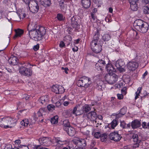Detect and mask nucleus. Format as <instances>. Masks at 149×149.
Listing matches in <instances>:
<instances>
[{"label": "nucleus", "mask_w": 149, "mask_h": 149, "mask_svg": "<svg viewBox=\"0 0 149 149\" xmlns=\"http://www.w3.org/2000/svg\"><path fill=\"white\" fill-rule=\"evenodd\" d=\"M70 136H72L75 134V130L74 128L70 126L67 128V129L64 130Z\"/></svg>", "instance_id": "nucleus-21"}, {"label": "nucleus", "mask_w": 149, "mask_h": 149, "mask_svg": "<svg viewBox=\"0 0 149 149\" xmlns=\"http://www.w3.org/2000/svg\"><path fill=\"white\" fill-rule=\"evenodd\" d=\"M110 38L111 37L110 35L107 33L104 34L102 36V39L104 41H108Z\"/></svg>", "instance_id": "nucleus-41"}, {"label": "nucleus", "mask_w": 149, "mask_h": 149, "mask_svg": "<svg viewBox=\"0 0 149 149\" xmlns=\"http://www.w3.org/2000/svg\"><path fill=\"white\" fill-rule=\"evenodd\" d=\"M122 138L121 135L119 134L118 132L111 133L109 135V138L115 142L119 141Z\"/></svg>", "instance_id": "nucleus-8"}, {"label": "nucleus", "mask_w": 149, "mask_h": 149, "mask_svg": "<svg viewBox=\"0 0 149 149\" xmlns=\"http://www.w3.org/2000/svg\"><path fill=\"white\" fill-rule=\"evenodd\" d=\"M105 68L106 69L107 71L110 73L116 71V69L111 64L106 65V67Z\"/></svg>", "instance_id": "nucleus-22"}, {"label": "nucleus", "mask_w": 149, "mask_h": 149, "mask_svg": "<svg viewBox=\"0 0 149 149\" xmlns=\"http://www.w3.org/2000/svg\"><path fill=\"white\" fill-rule=\"evenodd\" d=\"M141 122L137 119L134 120L131 123V126L133 129L139 127L141 126Z\"/></svg>", "instance_id": "nucleus-18"}, {"label": "nucleus", "mask_w": 149, "mask_h": 149, "mask_svg": "<svg viewBox=\"0 0 149 149\" xmlns=\"http://www.w3.org/2000/svg\"><path fill=\"white\" fill-rule=\"evenodd\" d=\"M81 3L84 8H88L91 5V0H81Z\"/></svg>", "instance_id": "nucleus-19"}, {"label": "nucleus", "mask_w": 149, "mask_h": 149, "mask_svg": "<svg viewBox=\"0 0 149 149\" xmlns=\"http://www.w3.org/2000/svg\"><path fill=\"white\" fill-rule=\"evenodd\" d=\"M101 134L102 132H97L93 133V135L95 138L98 139L100 137Z\"/></svg>", "instance_id": "nucleus-42"}, {"label": "nucleus", "mask_w": 149, "mask_h": 149, "mask_svg": "<svg viewBox=\"0 0 149 149\" xmlns=\"http://www.w3.org/2000/svg\"><path fill=\"white\" fill-rule=\"evenodd\" d=\"M39 141L41 145L45 146H49L51 142L50 139L47 137H43L40 138Z\"/></svg>", "instance_id": "nucleus-13"}, {"label": "nucleus", "mask_w": 149, "mask_h": 149, "mask_svg": "<svg viewBox=\"0 0 149 149\" xmlns=\"http://www.w3.org/2000/svg\"><path fill=\"white\" fill-rule=\"evenodd\" d=\"M72 142L79 147L84 148L86 146V142L85 139L78 137H75L72 140Z\"/></svg>", "instance_id": "nucleus-7"}, {"label": "nucleus", "mask_w": 149, "mask_h": 149, "mask_svg": "<svg viewBox=\"0 0 149 149\" xmlns=\"http://www.w3.org/2000/svg\"><path fill=\"white\" fill-rule=\"evenodd\" d=\"M26 68L24 66L20 67L19 69V72L24 76H25Z\"/></svg>", "instance_id": "nucleus-34"}, {"label": "nucleus", "mask_w": 149, "mask_h": 149, "mask_svg": "<svg viewBox=\"0 0 149 149\" xmlns=\"http://www.w3.org/2000/svg\"><path fill=\"white\" fill-rule=\"evenodd\" d=\"M107 137V135L105 133L102 132L101 135L100 137L101 140L102 142H105L106 141Z\"/></svg>", "instance_id": "nucleus-38"}, {"label": "nucleus", "mask_w": 149, "mask_h": 149, "mask_svg": "<svg viewBox=\"0 0 149 149\" xmlns=\"http://www.w3.org/2000/svg\"><path fill=\"white\" fill-rule=\"evenodd\" d=\"M83 111V117L84 116L86 115L85 114L91 110V108L88 104H85L83 106H82Z\"/></svg>", "instance_id": "nucleus-23"}, {"label": "nucleus", "mask_w": 149, "mask_h": 149, "mask_svg": "<svg viewBox=\"0 0 149 149\" xmlns=\"http://www.w3.org/2000/svg\"><path fill=\"white\" fill-rule=\"evenodd\" d=\"M99 65V64L96 63L95 65V68L97 70L101 71L103 70V68H101L100 66Z\"/></svg>", "instance_id": "nucleus-49"}, {"label": "nucleus", "mask_w": 149, "mask_h": 149, "mask_svg": "<svg viewBox=\"0 0 149 149\" xmlns=\"http://www.w3.org/2000/svg\"><path fill=\"white\" fill-rule=\"evenodd\" d=\"M130 137L134 142H140L141 140V138L140 135L137 134H132Z\"/></svg>", "instance_id": "nucleus-15"}, {"label": "nucleus", "mask_w": 149, "mask_h": 149, "mask_svg": "<svg viewBox=\"0 0 149 149\" xmlns=\"http://www.w3.org/2000/svg\"><path fill=\"white\" fill-rule=\"evenodd\" d=\"M29 7L30 11L33 13H37L39 9L38 1L35 0H31Z\"/></svg>", "instance_id": "nucleus-6"}, {"label": "nucleus", "mask_w": 149, "mask_h": 149, "mask_svg": "<svg viewBox=\"0 0 149 149\" xmlns=\"http://www.w3.org/2000/svg\"><path fill=\"white\" fill-rule=\"evenodd\" d=\"M135 143L133 145V148H138L139 146V143L140 142H135Z\"/></svg>", "instance_id": "nucleus-54"}, {"label": "nucleus", "mask_w": 149, "mask_h": 149, "mask_svg": "<svg viewBox=\"0 0 149 149\" xmlns=\"http://www.w3.org/2000/svg\"><path fill=\"white\" fill-rule=\"evenodd\" d=\"M125 45L127 46H130L131 45V42H130L126 40L125 42Z\"/></svg>", "instance_id": "nucleus-62"}, {"label": "nucleus", "mask_w": 149, "mask_h": 149, "mask_svg": "<svg viewBox=\"0 0 149 149\" xmlns=\"http://www.w3.org/2000/svg\"><path fill=\"white\" fill-rule=\"evenodd\" d=\"M87 118L88 120L91 121L95 122V123L97 122V120H96L97 115L96 112L94 111H92L88 114H86Z\"/></svg>", "instance_id": "nucleus-10"}, {"label": "nucleus", "mask_w": 149, "mask_h": 149, "mask_svg": "<svg viewBox=\"0 0 149 149\" xmlns=\"http://www.w3.org/2000/svg\"><path fill=\"white\" fill-rule=\"evenodd\" d=\"M103 84V82L101 80L97 81L96 83V88L99 90H102V85Z\"/></svg>", "instance_id": "nucleus-29"}, {"label": "nucleus", "mask_w": 149, "mask_h": 149, "mask_svg": "<svg viewBox=\"0 0 149 149\" xmlns=\"http://www.w3.org/2000/svg\"><path fill=\"white\" fill-rule=\"evenodd\" d=\"M47 108L50 111H52L55 110V106L53 104H49L47 105Z\"/></svg>", "instance_id": "nucleus-43"}, {"label": "nucleus", "mask_w": 149, "mask_h": 149, "mask_svg": "<svg viewBox=\"0 0 149 149\" xmlns=\"http://www.w3.org/2000/svg\"><path fill=\"white\" fill-rule=\"evenodd\" d=\"M33 73V71L31 68H26V70L25 76L29 77L32 75Z\"/></svg>", "instance_id": "nucleus-35"}, {"label": "nucleus", "mask_w": 149, "mask_h": 149, "mask_svg": "<svg viewBox=\"0 0 149 149\" xmlns=\"http://www.w3.org/2000/svg\"><path fill=\"white\" fill-rule=\"evenodd\" d=\"M123 115L120 112L118 114H116V119H118V118H120L123 116Z\"/></svg>", "instance_id": "nucleus-55"}, {"label": "nucleus", "mask_w": 149, "mask_h": 149, "mask_svg": "<svg viewBox=\"0 0 149 149\" xmlns=\"http://www.w3.org/2000/svg\"><path fill=\"white\" fill-rule=\"evenodd\" d=\"M65 45L64 43L62 41H61L60 42L59 44V47L61 48H63L65 47Z\"/></svg>", "instance_id": "nucleus-58"}, {"label": "nucleus", "mask_w": 149, "mask_h": 149, "mask_svg": "<svg viewBox=\"0 0 149 149\" xmlns=\"http://www.w3.org/2000/svg\"><path fill=\"white\" fill-rule=\"evenodd\" d=\"M116 68L120 72H123L125 71V69L122 67H119V68Z\"/></svg>", "instance_id": "nucleus-52"}, {"label": "nucleus", "mask_w": 149, "mask_h": 149, "mask_svg": "<svg viewBox=\"0 0 149 149\" xmlns=\"http://www.w3.org/2000/svg\"><path fill=\"white\" fill-rule=\"evenodd\" d=\"M97 63L99 64V65L101 67L103 68H104L106 66V64L105 61L102 59L99 60Z\"/></svg>", "instance_id": "nucleus-37"}, {"label": "nucleus", "mask_w": 149, "mask_h": 149, "mask_svg": "<svg viewBox=\"0 0 149 149\" xmlns=\"http://www.w3.org/2000/svg\"><path fill=\"white\" fill-rule=\"evenodd\" d=\"M15 34L14 37V38L20 37L23 33L24 31L22 30L18 29L15 30Z\"/></svg>", "instance_id": "nucleus-25"}, {"label": "nucleus", "mask_w": 149, "mask_h": 149, "mask_svg": "<svg viewBox=\"0 0 149 149\" xmlns=\"http://www.w3.org/2000/svg\"><path fill=\"white\" fill-rule=\"evenodd\" d=\"M56 17L59 20L61 21L63 19V16L61 14H58Z\"/></svg>", "instance_id": "nucleus-51"}, {"label": "nucleus", "mask_w": 149, "mask_h": 149, "mask_svg": "<svg viewBox=\"0 0 149 149\" xmlns=\"http://www.w3.org/2000/svg\"><path fill=\"white\" fill-rule=\"evenodd\" d=\"M72 39L71 37L69 35H67L64 37V41L66 42L67 43V45H69Z\"/></svg>", "instance_id": "nucleus-33"}, {"label": "nucleus", "mask_w": 149, "mask_h": 149, "mask_svg": "<svg viewBox=\"0 0 149 149\" xmlns=\"http://www.w3.org/2000/svg\"><path fill=\"white\" fill-rule=\"evenodd\" d=\"M146 22H143V20L140 19L136 20L134 22V25L135 27V28L138 30L139 28H140Z\"/></svg>", "instance_id": "nucleus-17"}, {"label": "nucleus", "mask_w": 149, "mask_h": 149, "mask_svg": "<svg viewBox=\"0 0 149 149\" xmlns=\"http://www.w3.org/2000/svg\"><path fill=\"white\" fill-rule=\"evenodd\" d=\"M39 102L42 104L45 105L48 101V96H43L41 97L39 100Z\"/></svg>", "instance_id": "nucleus-20"}, {"label": "nucleus", "mask_w": 149, "mask_h": 149, "mask_svg": "<svg viewBox=\"0 0 149 149\" xmlns=\"http://www.w3.org/2000/svg\"><path fill=\"white\" fill-rule=\"evenodd\" d=\"M142 125L144 128H149V123H147L146 122H143L142 123Z\"/></svg>", "instance_id": "nucleus-45"}, {"label": "nucleus", "mask_w": 149, "mask_h": 149, "mask_svg": "<svg viewBox=\"0 0 149 149\" xmlns=\"http://www.w3.org/2000/svg\"><path fill=\"white\" fill-rule=\"evenodd\" d=\"M71 23L72 27L76 30L79 31L80 26L79 25L77 22L73 20V18H72L71 20Z\"/></svg>", "instance_id": "nucleus-24"}, {"label": "nucleus", "mask_w": 149, "mask_h": 149, "mask_svg": "<svg viewBox=\"0 0 149 149\" xmlns=\"http://www.w3.org/2000/svg\"><path fill=\"white\" fill-rule=\"evenodd\" d=\"M40 3L45 7L49 6L51 4L50 0H40Z\"/></svg>", "instance_id": "nucleus-26"}, {"label": "nucleus", "mask_w": 149, "mask_h": 149, "mask_svg": "<svg viewBox=\"0 0 149 149\" xmlns=\"http://www.w3.org/2000/svg\"><path fill=\"white\" fill-rule=\"evenodd\" d=\"M29 121L28 119H25L23 120L21 122V124L22 125L24 126H27L29 124Z\"/></svg>", "instance_id": "nucleus-39"}, {"label": "nucleus", "mask_w": 149, "mask_h": 149, "mask_svg": "<svg viewBox=\"0 0 149 149\" xmlns=\"http://www.w3.org/2000/svg\"><path fill=\"white\" fill-rule=\"evenodd\" d=\"M3 76L4 77H6V79L8 78V76L6 74V73L0 71V77Z\"/></svg>", "instance_id": "nucleus-46"}, {"label": "nucleus", "mask_w": 149, "mask_h": 149, "mask_svg": "<svg viewBox=\"0 0 149 149\" xmlns=\"http://www.w3.org/2000/svg\"><path fill=\"white\" fill-rule=\"evenodd\" d=\"M118 98L119 100H121L123 99V95L122 94H117Z\"/></svg>", "instance_id": "nucleus-59"}, {"label": "nucleus", "mask_w": 149, "mask_h": 149, "mask_svg": "<svg viewBox=\"0 0 149 149\" xmlns=\"http://www.w3.org/2000/svg\"><path fill=\"white\" fill-rule=\"evenodd\" d=\"M55 142L57 143L58 146L62 145L65 143V141L61 140L59 138H56L55 139Z\"/></svg>", "instance_id": "nucleus-32"}, {"label": "nucleus", "mask_w": 149, "mask_h": 149, "mask_svg": "<svg viewBox=\"0 0 149 149\" xmlns=\"http://www.w3.org/2000/svg\"><path fill=\"white\" fill-rule=\"evenodd\" d=\"M22 97L23 98L25 99V100H26L29 98V95H28L27 94H24L23 95Z\"/></svg>", "instance_id": "nucleus-57"}, {"label": "nucleus", "mask_w": 149, "mask_h": 149, "mask_svg": "<svg viewBox=\"0 0 149 149\" xmlns=\"http://www.w3.org/2000/svg\"><path fill=\"white\" fill-rule=\"evenodd\" d=\"M5 128H12L14 127L16 124V120L11 117L4 118Z\"/></svg>", "instance_id": "nucleus-5"}, {"label": "nucleus", "mask_w": 149, "mask_h": 149, "mask_svg": "<svg viewBox=\"0 0 149 149\" xmlns=\"http://www.w3.org/2000/svg\"><path fill=\"white\" fill-rule=\"evenodd\" d=\"M58 116H56L51 118V123L52 124H56L58 123Z\"/></svg>", "instance_id": "nucleus-36"}, {"label": "nucleus", "mask_w": 149, "mask_h": 149, "mask_svg": "<svg viewBox=\"0 0 149 149\" xmlns=\"http://www.w3.org/2000/svg\"><path fill=\"white\" fill-rule=\"evenodd\" d=\"M31 24H29L28 26V30L30 38L36 41L41 40L46 33L45 29L44 27L41 26L38 29H31Z\"/></svg>", "instance_id": "nucleus-1"}, {"label": "nucleus", "mask_w": 149, "mask_h": 149, "mask_svg": "<svg viewBox=\"0 0 149 149\" xmlns=\"http://www.w3.org/2000/svg\"><path fill=\"white\" fill-rule=\"evenodd\" d=\"M143 12L145 14H149V8L147 6H145L143 7Z\"/></svg>", "instance_id": "nucleus-47"}, {"label": "nucleus", "mask_w": 149, "mask_h": 149, "mask_svg": "<svg viewBox=\"0 0 149 149\" xmlns=\"http://www.w3.org/2000/svg\"><path fill=\"white\" fill-rule=\"evenodd\" d=\"M19 148H20L21 149H29L28 146L24 145H20L19 146Z\"/></svg>", "instance_id": "nucleus-53"}, {"label": "nucleus", "mask_w": 149, "mask_h": 149, "mask_svg": "<svg viewBox=\"0 0 149 149\" xmlns=\"http://www.w3.org/2000/svg\"><path fill=\"white\" fill-rule=\"evenodd\" d=\"M130 33L131 34V36L132 38L135 35L136 36L137 34V33L136 31L132 30L130 31Z\"/></svg>", "instance_id": "nucleus-50"}, {"label": "nucleus", "mask_w": 149, "mask_h": 149, "mask_svg": "<svg viewBox=\"0 0 149 149\" xmlns=\"http://www.w3.org/2000/svg\"><path fill=\"white\" fill-rule=\"evenodd\" d=\"M118 125L117 121L116 120H113L111 122L110 125H111V127L112 129H113Z\"/></svg>", "instance_id": "nucleus-40"}, {"label": "nucleus", "mask_w": 149, "mask_h": 149, "mask_svg": "<svg viewBox=\"0 0 149 149\" xmlns=\"http://www.w3.org/2000/svg\"><path fill=\"white\" fill-rule=\"evenodd\" d=\"M99 33L97 30L93 37V40L91 43L92 50L96 53L100 52L102 49V46L99 43Z\"/></svg>", "instance_id": "nucleus-2"}, {"label": "nucleus", "mask_w": 149, "mask_h": 149, "mask_svg": "<svg viewBox=\"0 0 149 149\" xmlns=\"http://www.w3.org/2000/svg\"><path fill=\"white\" fill-rule=\"evenodd\" d=\"M91 84L90 79L85 77L81 78L77 82V84L79 86L83 87L85 88L88 87Z\"/></svg>", "instance_id": "nucleus-3"}, {"label": "nucleus", "mask_w": 149, "mask_h": 149, "mask_svg": "<svg viewBox=\"0 0 149 149\" xmlns=\"http://www.w3.org/2000/svg\"><path fill=\"white\" fill-rule=\"evenodd\" d=\"M149 25L146 22L144 23V24L140 28H139L138 31L142 33L146 32L148 29Z\"/></svg>", "instance_id": "nucleus-16"}, {"label": "nucleus", "mask_w": 149, "mask_h": 149, "mask_svg": "<svg viewBox=\"0 0 149 149\" xmlns=\"http://www.w3.org/2000/svg\"><path fill=\"white\" fill-rule=\"evenodd\" d=\"M82 106L77 104L73 108L72 113L76 116L80 115L83 114V111L82 109Z\"/></svg>", "instance_id": "nucleus-9"}, {"label": "nucleus", "mask_w": 149, "mask_h": 149, "mask_svg": "<svg viewBox=\"0 0 149 149\" xmlns=\"http://www.w3.org/2000/svg\"><path fill=\"white\" fill-rule=\"evenodd\" d=\"M126 90V88L125 87H124L121 90V91L122 93L124 95H125L126 93L125 90Z\"/></svg>", "instance_id": "nucleus-63"}, {"label": "nucleus", "mask_w": 149, "mask_h": 149, "mask_svg": "<svg viewBox=\"0 0 149 149\" xmlns=\"http://www.w3.org/2000/svg\"><path fill=\"white\" fill-rule=\"evenodd\" d=\"M138 66V63L135 61L129 62L127 64V68L130 71L134 70Z\"/></svg>", "instance_id": "nucleus-12"}, {"label": "nucleus", "mask_w": 149, "mask_h": 149, "mask_svg": "<svg viewBox=\"0 0 149 149\" xmlns=\"http://www.w3.org/2000/svg\"><path fill=\"white\" fill-rule=\"evenodd\" d=\"M120 126L123 128H130V123L127 124L124 120L120 121Z\"/></svg>", "instance_id": "nucleus-31"}, {"label": "nucleus", "mask_w": 149, "mask_h": 149, "mask_svg": "<svg viewBox=\"0 0 149 149\" xmlns=\"http://www.w3.org/2000/svg\"><path fill=\"white\" fill-rule=\"evenodd\" d=\"M63 127L64 130H67V128L70 127V123L69 121V120L67 119L63 122Z\"/></svg>", "instance_id": "nucleus-28"}, {"label": "nucleus", "mask_w": 149, "mask_h": 149, "mask_svg": "<svg viewBox=\"0 0 149 149\" xmlns=\"http://www.w3.org/2000/svg\"><path fill=\"white\" fill-rule=\"evenodd\" d=\"M118 76L115 74L111 75L109 74H107L104 77L106 81L110 84L115 83L118 80Z\"/></svg>", "instance_id": "nucleus-4"}, {"label": "nucleus", "mask_w": 149, "mask_h": 149, "mask_svg": "<svg viewBox=\"0 0 149 149\" xmlns=\"http://www.w3.org/2000/svg\"><path fill=\"white\" fill-rule=\"evenodd\" d=\"M142 90V87H139L138 88L137 91L135 93L136 95L135 97V100H136L139 95V94L140 93Z\"/></svg>", "instance_id": "nucleus-44"}, {"label": "nucleus", "mask_w": 149, "mask_h": 149, "mask_svg": "<svg viewBox=\"0 0 149 149\" xmlns=\"http://www.w3.org/2000/svg\"><path fill=\"white\" fill-rule=\"evenodd\" d=\"M130 3V7L131 10L133 11H136L137 10L138 7L136 3L134 2H129Z\"/></svg>", "instance_id": "nucleus-30"}, {"label": "nucleus", "mask_w": 149, "mask_h": 149, "mask_svg": "<svg viewBox=\"0 0 149 149\" xmlns=\"http://www.w3.org/2000/svg\"><path fill=\"white\" fill-rule=\"evenodd\" d=\"M125 63L121 60H117L115 63V65L116 68H119V67H123Z\"/></svg>", "instance_id": "nucleus-27"}, {"label": "nucleus", "mask_w": 149, "mask_h": 149, "mask_svg": "<svg viewBox=\"0 0 149 149\" xmlns=\"http://www.w3.org/2000/svg\"><path fill=\"white\" fill-rule=\"evenodd\" d=\"M64 88L61 86L56 85L52 88V91L56 94H61L64 92Z\"/></svg>", "instance_id": "nucleus-11"}, {"label": "nucleus", "mask_w": 149, "mask_h": 149, "mask_svg": "<svg viewBox=\"0 0 149 149\" xmlns=\"http://www.w3.org/2000/svg\"><path fill=\"white\" fill-rule=\"evenodd\" d=\"M126 111L125 109L122 108L120 110V112L123 115H124L126 113Z\"/></svg>", "instance_id": "nucleus-61"}, {"label": "nucleus", "mask_w": 149, "mask_h": 149, "mask_svg": "<svg viewBox=\"0 0 149 149\" xmlns=\"http://www.w3.org/2000/svg\"><path fill=\"white\" fill-rule=\"evenodd\" d=\"M39 47V45L37 44L36 45L34 46L33 49L34 51H36L38 50Z\"/></svg>", "instance_id": "nucleus-56"}, {"label": "nucleus", "mask_w": 149, "mask_h": 149, "mask_svg": "<svg viewBox=\"0 0 149 149\" xmlns=\"http://www.w3.org/2000/svg\"><path fill=\"white\" fill-rule=\"evenodd\" d=\"M8 62L11 65H16L18 64L19 60L16 56L12 55L8 59Z\"/></svg>", "instance_id": "nucleus-14"}, {"label": "nucleus", "mask_w": 149, "mask_h": 149, "mask_svg": "<svg viewBox=\"0 0 149 149\" xmlns=\"http://www.w3.org/2000/svg\"><path fill=\"white\" fill-rule=\"evenodd\" d=\"M42 147L40 145H38L34 147V149H41Z\"/></svg>", "instance_id": "nucleus-64"}, {"label": "nucleus", "mask_w": 149, "mask_h": 149, "mask_svg": "<svg viewBox=\"0 0 149 149\" xmlns=\"http://www.w3.org/2000/svg\"><path fill=\"white\" fill-rule=\"evenodd\" d=\"M4 118L0 119V126L5 128Z\"/></svg>", "instance_id": "nucleus-48"}, {"label": "nucleus", "mask_w": 149, "mask_h": 149, "mask_svg": "<svg viewBox=\"0 0 149 149\" xmlns=\"http://www.w3.org/2000/svg\"><path fill=\"white\" fill-rule=\"evenodd\" d=\"M12 148V146L10 144H9L6 145L3 149H11Z\"/></svg>", "instance_id": "nucleus-60"}]
</instances>
